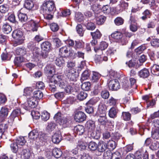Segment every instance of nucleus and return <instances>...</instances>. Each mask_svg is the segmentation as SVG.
Segmentation results:
<instances>
[{"mask_svg":"<svg viewBox=\"0 0 159 159\" xmlns=\"http://www.w3.org/2000/svg\"><path fill=\"white\" fill-rule=\"evenodd\" d=\"M133 123L132 121L129 122H128L126 123V127L125 128L128 129L130 128V132L131 134L132 135H134L136 133L135 129L134 128H130V127L133 125Z\"/></svg>","mask_w":159,"mask_h":159,"instance_id":"obj_44","label":"nucleus"},{"mask_svg":"<svg viewBox=\"0 0 159 159\" xmlns=\"http://www.w3.org/2000/svg\"><path fill=\"white\" fill-rule=\"evenodd\" d=\"M93 102V101L90 100L86 103V107H85V110L86 112L88 114H92L94 111Z\"/></svg>","mask_w":159,"mask_h":159,"instance_id":"obj_14","label":"nucleus"},{"mask_svg":"<svg viewBox=\"0 0 159 159\" xmlns=\"http://www.w3.org/2000/svg\"><path fill=\"white\" fill-rule=\"evenodd\" d=\"M42 50L49 51L51 47V44L48 41L43 43L41 44Z\"/></svg>","mask_w":159,"mask_h":159,"instance_id":"obj_29","label":"nucleus"},{"mask_svg":"<svg viewBox=\"0 0 159 159\" xmlns=\"http://www.w3.org/2000/svg\"><path fill=\"white\" fill-rule=\"evenodd\" d=\"M34 3L33 1L25 0L24 4V7L28 10H31L34 7Z\"/></svg>","mask_w":159,"mask_h":159,"instance_id":"obj_41","label":"nucleus"},{"mask_svg":"<svg viewBox=\"0 0 159 159\" xmlns=\"http://www.w3.org/2000/svg\"><path fill=\"white\" fill-rule=\"evenodd\" d=\"M96 21L97 24L98 25H101L103 24L106 19V17L100 16L96 17Z\"/></svg>","mask_w":159,"mask_h":159,"instance_id":"obj_45","label":"nucleus"},{"mask_svg":"<svg viewBox=\"0 0 159 159\" xmlns=\"http://www.w3.org/2000/svg\"><path fill=\"white\" fill-rule=\"evenodd\" d=\"M121 118L125 120H129L130 119L131 114L129 112H123Z\"/></svg>","mask_w":159,"mask_h":159,"instance_id":"obj_53","label":"nucleus"},{"mask_svg":"<svg viewBox=\"0 0 159 159\" xmlns=\"http://www.w3.org/2000/svg\"><path fill=\"white\" fill-rule=\"evenodd\" d=\"M55 66L52 64H47L44 69V72L45 75L48 76H51L52 77L55 71Z\"/></svg>","mask_w":159,"mask_h":159,"instance_id":"obj_9","label":"nucleus"},{"mask_svg":"<svg viewBox=\"0 0 159 159\" xmlns=\"http://www.w3.org/2000/svg\"><path fill=\"white\" fill-rule=\"evenodd\" d=\"M34 89V88L32 87H27L25 88L24 91V94L27 96L30 95Z\"/></svg>","mask_w":159,"mask_h":159,"instance_id":"obj_62","label":"nucleus"},{"mask_svg":"<svg viewBox=\"0 0 159 159\" xmlns=\"http://www.w3.org/2000/svg\"><path fill=\"white\" fill-rule=\"evenodd\" d=\"M84 19V16L82 13L80 12H77L75 14V20L76 22H81Z\"/></svg>","mask_w":159,"mask_h":159,"instance_id":"obj_40","label":"nucleus"},{"mask_svg":"<svg viewBox=\"0 0 159 159\" xmlns=\"http://www.w3.org/2000/svg\"><path fill=\"white\" fill-rule=\"evenodd\" d=\"M102 115L98 116V119L97 120H98L99 123L101 125H105L108 121L106 115Z\"/></svg>","mask_w":159,"mask_h":159,"instance_id":"obj_30","label":"nucleus"},{"mask_svg":"<svg viewBox=\"0 0 159 159\" xmlns=\"http://www.w3.org/2000/svg\"><path fill=\"white\" fill-rule=\"evenodd\" d=\"M146 155H148V154L147 153H145L144 154V152L142 151V150L140 149L136 151L134 155V158L135 159H141L143 157V158L144 156Z\"/></svg>","mask_w":159,"mask_h":159,"instance_id":"obj_26","label":"nucleus"},{"mask_svg":"<svg viewBox=\"0 0 159 159\" xmlns=\"http://www.w3.org/2000/svg\"><path fill=\"white\" fill-rule=\"evenodd\" d=\"M143 16L141 17V18L143 20H146L148 18H150L151 16V14L150 11L148 9L146 10L143 13Z\"/></svg>","mask_w":159,"mask_h":159,"instance_id":"obj_48","label":"nucleus"},{"mask_svg":"<svg viewBox=\"0 0 159 159\" xmlns=\"http://www.w3.org/2000/svg\"><path fill=\"white\" fill-rule=\"evenodd\" d=\"M9 110L8 108L4 107H2L0 111V114L7 117L8 114Z\"/></svg>","mask_w":159,"mask_h":159,"instance_id":"obj_63","label":"nucleus"},{"mask_svg":"<svg viewBox=\"0 0 159 159\" xmlns=\"http://www.w3.org/2000/svg\"><path fill=\"white\" fill-rule=\"evenodd\" d=\"M52 141L54 144H57L61 141L62 136L60 132L56 133L52 136Z\"/></svg>","mask_w":159,"mask_h":159,"instance_id":"obj_12","label":"nucleus"},{"mask_svg":"<svg viewBox=\"0 0 159 159\" xmlns=\"http://www.w3.org/2000/svg\"><path fill=\"white\" fill-rule=\"evenodd\" d=\"M29 137L33 140L38 139L43 141H44L46 139L45 134L42 131H39L37 129L31 131L29 134Z\"/></svg>","mask_w":159,"mask_h":159,"instance_id":"obj_3","label":"nucleus"},{"mask_svg":"<svg viewBox=\"0 0 159 159\" xmlns=\"http://www.w3.org/2000/svg\"><path fill=\"white\" fill-rule=\"evenodd\" d=\"M111 36L114 39H119L122 38L123 35L120 32L116 31L112 34Z\"/></svg>","mask_w":159,"mask_h":159,"instance_id":"obj_49","label":"nucleus"},{"mask_svg":"<svg viewBox=\"0 0 159 159\" xmlns=\"http://www.w3.org/2000/svg\"><path fill=\"white\" fill-rule=\"evenodd\" d=\"M108 46V43L105 41H102L100 43L98 47H94V50L97 53H98L100 52L102 53V51L106 49Z\"/></svg>","mask_w":159,"mask_h":159,"instance_id":"obj_10","label":"nucleus"},{"mask_svg":"<svg viewBox=\"0 0 159 159\" xmlns=\"http://www.w3.org/2000/svg\"><path fill=\"white\" fill-rule=\"evenodd\" d=\"M50 116V114L49 113L46 111H44L42 113L41 117L43 120L46 121L49 119Z\"/></svg>","mask_w":159,"mask_h":159,"instance_id":"obj_52","label":"nucleus"},{"mask_svg":"<svg viewBox=\"0 0 159 159\" xmlns=\"http://www.w3.org/2000/svg\"><path fill=\"white\" fill-rule=\"evenodd\" d=\"M50 154H52L55 158H58L62 155V153L60 148H55L52 150V152H49Z\"/></svg>","mask_w":159,"mask_h":159,"instance_id":"obj_20","label":"nucleus"},{"mask_svg":"<svg viewBox=\"0 0 159 159\" xmlns=\"http://www.w3.org/2000/svg\"><path fill=\"white\" fill-rule=\"evenodd\" d=\"M122 85L123 88L125 90H128L130 89V85L129 81L126 78H124L122 81Z\"/></svg>","mask_w":159,"mask_h":159,"instance_id":"obj_33","label":"nucleus"},{"mask_svg":"<svg viewBox=\"0 0 159 159\" xmlns=\"http://www.w3.org/2000/svg\"><path fill=\"white\" fill-rule=\"evenodd\" d=\"M118 110L115 107H111L109 110L108 115L111 118H114L116 117Z\"/></svg>","mask_w":159,"mask_h":159,"instance_id":"obj_31","label":"nucleus"},{"mask_svg":"<svg viewBox=\"0 0 159 159\" xmlns=\"http://www.w3.org/2000/svg\"><path fill=\"white\" fill-rule=\"evenodd\" d=\"M89 151L92 152L97 150L98 144L95 142L91 141L87 145Z\"/></svg>","mask_w":159,"mask_h":159,"instance_id":"obj_27","label":"nucleus"},{"mask_svg":"<svg viewBox=\"0 0 159 159\" xmlns=\"http://www.w3.org/2000/svg\"><path fill=\"white\" fill-rule=\"evenodd\" d=\"M97 53L98 54L96 55L94 58L95 62L97 64H100L103 61H106L107 60L108 57H107L105 56L104 55L102 54L101 55L99 54V53Z\"/></svg>","mask_w":159,"mask_h":159,"instance_id":"obj_15","label":"nucleus"},{"mask_svg":"<svg viewBox=\"0 0 159 159\" xmlns=\"http://www.w3.org/2000/svg\"><path fill=\"white\" fill-rule=\"evenodd\" d=\"M91 35L92 36V38L94 39H100L101 36V34L99 30H97L96 31L94 32H91Z\"/></svg>","mask_w":159,"mask_h":159,"instance_id":"obj_54","label":"nucleus"},{"mask_svg":"<svg viewBox=\"0 0 159 159\" xmlns=\"http://www.w3.org/2000/svg\"><path fill=\"white\" fill-rule=\"evenodd\" d=\"M8 128V125L6 123H0V134L1 137L4 133L7 131Z\"/></svg>","mask_w":159,"mask_h":159,"instance_id":"obj_42","label":"nucleus"},{"mask_svg":"<svg viewBox=\"0 0 159 159\" xmlns=\"http://www.w3.org/2000/svg\"><path fill=\"white\" fill-rule=\"evenodd\" d=\"M77 147L78 148L80 149L81 150H84L86 147V144L85 143L82 141H78Z\"/></svg>","mask_w":159,"mask_h":159,"instance_id":"obj_58","label":"nucleus"},{"mask_svg":"<svg viewBox=\"0 0 159 159\" xmlns=\"http://www.w3.org/2000/svg\"><path fill=\"white\" fill-rule=\"evenodd\" d=\"M90 73V71L88 69L84 71L81 74V80H84L87 79L89 77Z\"/></svg>","mask_w":159,"mask_h":159,"instance_id":"obj_37","label":"nucleus"},{"mask_svg":"<svg viewBox=\"0 0 159 159\" xmlns=\"http://www.w3.org/2000/svg\"><path fill=\"white\" fill-rule=\"evenodd\" d=\"M65 62L63 57L61 56L59 57H57L55 60V64L60 67H63L65 65Z\"/></svg>","mask_w":159,"mask_h":159,"instance_id":"obj_25","label":"nucleus"},{"mask_svg":"<svg viewBox=\"0 0 159 159\" xmlns=\"http://www.w3.org/2000/svg\"><path fill=\"white\" fill-rule=\"evenodd\" d=\"M152 39L150 42L151 46L154 48H158L159 47V39L152 37Z\"/></svg>","mask_w":159,"mask_h":159,"instance_id":"obj_39","label":"nucleus"},{"mask_svg":"<svg viewBox=\"0 0 159 159\" xmlns=\"http://www.w3.org/2000/svg\"><path fill=\"white\" fill-rule=\"evenodd\" d=\"M57 126V125L54 121L48 122L46 128V130L47 132L51 133L55 130Z\"/></svg>","mask_w":159,"mask_h":159,"instance_id":"obj_18","label":"nucleus"},{"mask_svg":"<svg viewBox=\"0 0 159 159\" xmlns=\"http://www.w3.org/2000/svg\"><path fill=\"white\" fill-rule=\"evenodd\" d=\"M23 61V58L21 57H16L14 60V62L15 65L19 66L20 63Z\"/></svg>","mask_w":159,"mask_h":159,"instance_id":"obj_59","label":"nucleus"},{"mask_svg":"<svg viewBox=\"0 0 159 159\" xmlns=\"http://www.w3.org/2000/svg\"><path fill=\"white\" fill-rule=\"evenodd\" d=\"M7 101L6 95L1 93H0V105H4Z\"/></svg>","mask_w":159,"mask_h":159,"instance_id":"obj_60","label":"nucleus"},{"mask_svg":"<svg viewBox=\"0 0 159 159\" xmlns=\"http://www.w3.org/2000/svg\"><path fill=\"white\" fill-rule=\"evenodd\" d=\"M73 83L70 84V85H69L68 84H67L66 85V87L64 88L65 92L68 94L71 93L73 92V88L71 84H73Z\"/></svg>","mask_w":159,"mask_h":159,"instance_id":"obj_61","label":"nucleus"},{"mask_svg":"<svg viewBox=\"0 0 159 159\" xmlns=\"http://www.w3.org/2000/svg\"><path fill=\"white\" fill-rule=\"evenodd\" d=\"M12 36L14 39L23 38L22 32L20 30L18 29L15 30L13 32Z\"/></svg>","mask_w":159,"mask_h":159,"instance_id":"obj_23","label":"nucleus"},{"mask_svg":"<svg viewBox=\"0 0 159 159\" xmlns=\"http://www.w3.org/2000/svg\"><path fill=\"white\" fill-rule=\"evenodd\" d=\"M91 85V83L89 82H84L81 85V88L84 91H88L90 89Z\"/></svg>","mask_w":159,"mask_h":159,"instance_id":"obj_43","label":"nucleus"},{"mask_svg":"<svg viewBox=\"0 0 159 159\" xmlns=\"http://www.w3.org/2000/svg\"><path fill=\"white\" fill-rule=\"evenodd\" d=\"M93 75L92 76V80L93 82H95L98 81L100 77V75L98 73L93 71Z\"/></svg>","mask_w":159,"mask_h":159,"instance_id":"obj_57","label":"nucleus"},{"mask_svg":"<svg viewBox=\"0 0 159 159\" xmlns=\"http://www.w3.org/2000/svg\"><path fill=\"white\" fill-rule=\"evenodd\" d=\"M43 96V94L42 92L38 90H37L35 91L33 93V98H35L38 101L39 99H41Z\"/></svg>","mask_w":159,"mask_h":159,"instance_id":"obj_35","label":"nucleus"},{"mask_svg":"<svg viewBox=\"0 0 159 159\" xmlns=\"http://www.w3.org/2000/svg\"><path fill=\"white\" fill-rule=\"evenodd\" d=\"M112 155L111 151H107L104 152L102 159H112Z\"/></svg>","mask_w":159,"mask_h":159,"instance_id":"obj_55","label":"nucleus"},{"mask_svg":"<svg viewBox=\"0 0 159 159\" xmlns=\"http://www.w3.org/2000/svg\"><path fill=\"white\" fill-rule=\"evenodd\" d=\"M17 15L19 20L22 23L27 21L28 17L26 14L21 12L20 11H19L17 13Z\"/></svg>","mask_w":159,"mask_h":159,"instance_id":"obj_22","label":"nucleus"},{"mask_svg":"<svg viewBox=\"0 0 159 159\" xmlns=\"http://www.w3.org/2000/svg\"><path fill=\"white\" fill-rule=\"evenodd\" d=\"M66 115L63 116L60 112H57L54 117V120L60 125H62L65 127H68L69 125V121Z\"/></svg>","mask_w":159,"mask_h":159,"instance_id":"obj_4","label":"nucleus"},{"mask_svg":"<svg viewBox=\"0 0 159 159\" xmlns=\"http://www.w3.org/2000/svg\"><path fill=\"white\" fill-rule=\"evenodd\" d=\"M97 150L100 154V155L103 152H105L106 150L107 149V144L106 143L103 141H101L98 142V144Z\"/></svg>","mask_w":159,"mask_h":159,"instance_id":"obj_11","label":"nucleus"},{"mask_svg":"<svg viewBox=\"0 0 159 159\" xmlns=\"http://www.w3.org/2000/svg\"><path fill=\"white\" fill-rule=\"evenodd\" d=\"M54 2L52 1H47L41 6L40 12L43 14L44 19L50 20L53 17V14L56 10Z\"/></svg>","mask_w":159,"mask_h":159,"instance_id":"obj_2","label":"nucleus"},{"mask_svg":"<svg viewBox=\"0 0 159 159\" xmlns=\"http://www.w3.org/2000/svg\"><path fill=\"white\" fill-rule=\"evenodd\" d=\"M83 25L88 30H93L96 27L95 24L89 20L84 21Z\"/></svg>","mask_w":159,"mask_h":159,"instance_id":"obj_21","label":"nucleus"},{"mask_svg":"<svg viewBox=\"0 0 159 159\" xmlns=\"http://www.w3.org/2000/svg\"><path fill=\"white\" fill-rule=\"evenodd\" d=\"M14 141L17 143L18 145L21 146L24 145L26 142L24 138L22 136H20L17 137Z\"/></svg>","mask_w":159,"mask_h":159,"instance_id":"obj_46","label":"nucleus"},{"mask_svg":"<svg viewBox=\"0 0 159 159\" xmlns=\"http://www.w3.org/2000/svg\"><path fill=\"white\" fill-rule=\"evenodd\" d=\"M147 48L145 44H143L138 47L135 49V51L137 53H140Z\"/></svg>","mask_w":159,"mask_h":159,"instance_id":"obj_64","label":"nucleus"},{"mask_svg":"<svg viewBox=\"0 0 159 159\" xmlns=\"http://www.w3.org/2000/svg\"><path fill=\"white\" fill-rule=\"evenodd\" d=\"M108 87L110 90L116 91L120 89V85L119 81L116 79H111L109 80Z\"/></svg>","mask_w":159,"mask_h":159,"instance_id":"obj_8","label":"nucleus"},{"mask_svg":"<svg viewBox=\"0 0 159 159\" xmlns=\"http://www.w3.org/2000/svg\"><path fill=\"white\" fill-rule=\"evenodd\" d=\"M27 102H25L22 105V107L26 110H30L31 108H35L38 103L37 100L33 96L27 98Z\"/></svg>","mask_w":159,"mask_h":159,"instance_id":"obj_5","label":"nucleus"},{"mask_svg":"<svg viewBox=\"0 0 159 159\" xmlns=\"http://www.w3.org/2000/svg\"><path fill=\"white\" fill-rule=\"evenodd\" d=\"M138 75L143 79L146 78L150 75V73L148 69L144 68L138 72Z\"/></svg>","mask_w":159,"mask_h":159,"instance_id":"obj_16","label":"nucleus"},{"mask_svg":"<svg viewBox=\"0 0 159 159\" xmlns=\"http://www.w3.org/2000/svg\"><path fill=\"white\" fill-rule=\"evenodd\" d=\"M152 137L154 139H159V129L156 128L152 132Z\"/></svg>","mask_w":159,"mask_h":159,"instance_id":"obj_50","label":"nucleus"},{"mask_svg":"<svg viewBox=\"0 0 159 159\" xmlns=\"http://www.w3.org/2000/svg\"><path fill=\"white\" fill-rule=\"evenodd\" d=\"M114 9L113 7H111L108 5L104 6L102 8V12L106 15L113 14L114 12Z\"/></svg>","mask_w":159,"mask_h":159,"instance_id":"obj_17","label":"nucleus"},{"mask_svg":"<svg viewBox=\"0 0 159 159\" xmlns=\"http://www.w3.org/2000/svg\"><path fill=\"white\" fill-rule=\"evenodd\" d=\"M65 75L68 78L70 81L75 82L77 80L78 73L75 69H66L64 71Z\"/></svg>","mask_w":159,"mask_h":159,"instance_id":"obj_6","label":"nucleus"},{"mask_svg":"<svg viewBox=\"0 0 159 159\" xmlns=\"http://www.w3.org/2000/svg\"><path fill=\"white\" fill-rule=\"evenodd\" d=\"M74 118L76 122H82L86 120V116L83 112L76 111L74 112Z\"/></svg>","mask_w":159,"mask_h":159,"instance_id":"obj_7","label":"nucleus"},{"mask_svg":"<svg viewBox=\"0 0 159 159\" xmlns=\"http://www.w3.org/2000/svg\"><path fill=\"white\" fill-rule=\"evenodd\" d=\"M106 106L104 103H100L98 108V112L100 115H106Z\"/></svg>","mask_w":159,"mask_h":159,"instance_id":"obj_24","label":"nucleus"},{"mask_svg":"<svg viewBox=\"0 0 159 159\" xmlns=\"http://www.w3.org/2000/svg\"><path fill=\"white\" fill-rule=\"evenodd\" d=\"M114 22L116 25L119 26L123 24L124 20L120 17H118L115 19Z\"/></svg>","mask_w":159,"mask_h":159,"instance_id":"obj_56","label":"nucleus"},{"mask_svg":"<svg viewBox=\"0 0 159 159\" xmlns=\"http://www.w3.org/2000/svg\"><path fill=\"white\" fill-rule=\"evenodd\" d=\"M87 97V93L85 92L81 91L77 95V98L78 100L81 101L85 99Z\"/></svg>","mask_w":159,"mask_h":159,"instance_id":"obj_47","label":"nucleus"},{"mask_svg":"<svg viewBox=\"0 0 159 159\" xmlns=\"http://www.w3.org/2000/svg\"><path fill=\"white\" fill-rule=\"evenodd\" d=\"M107 149L111 151L113 150L116 148V144L115 141L112 140H110L107 143Z\"/></svg>","mask_w":159,"mask_h":159,"instance_id":"obj_38","label":"nucleus"},{"mask_svg":"<svg viewBox=\"0 0 159 159\" xmlns=\"http://www.w3.org/2000/svg\"><path fill=\"white\" fill-rule=\"evenodd\" d=\"M84 129L83 126L78 125L74 127V132L79 135H81L84 133Z\"/></svg>","mask_w":159,"mask_h":159,"instance_id":"obj_19","label":"nucleus"},{"mask_svg":"<svg viewBox=\"0 0 159 159\" xmlns=\"http://www.w3.org/2000/svg\"><path fill=\"white\" fill-rule=\"evenodd\" d=\"M151 73L153 75H159V66L154 64L151 68Z\"/></svg>","mask_w":159,"mask_h":159,"instance_id":"obj_32","label":"nucleus"},{"mask_svg":"<svg viewBox=\"0 0 159 159\" xmlns=\"http://www.w3.org/2000/svg\"><path fill=\"white\" fill-rule=\"evenodd\" d=\"M85 127L87 129L93 130L95 128L94 121L90 120L88 121L85 124Z\"/></svg>","mask_w":159,"mask_h":159,"instance_id":"obj_34","label":"nucleus"},{"mask_svg":"<svg viewBox=\"0 0 159 159\" xmlns=\"http://www.w3.org/2000/svg\"><path fill=\"white\" fill-rule=\"evenodd\" d=\"M62 75H53L49 80V89L52 92L54 93L56 91V87L61 89H64L67 84L63 80Z\"/></svg>","mask_w":159,"mask_h":159,"instance_id":"obj_1","label":"nucleus"},{"mask_svg":"<svg viewBox=\"0 0 159 159\" xmlns=\"http://www.w3.org/2000/svg\"><path fill=\"white\" fill-rule=\"evenodd\" d=\"M84 46V43L82 40H77L75 41V48L76 50L83 48Z\"/></svg>","mask_w":159,"mask_h":159,"instance_id":"obj_51","label":"nucleus"},{"mask_svg":"<svg viewBox=\"0 0 159 159\" xmlns=\"http://www.w3.org/2000/svg\"><path fill=\"white\" fill-rule=\"evenodd\" d=\"M2 30L4 33L8 34L12 30L11 26L7 23H4L2 26Z\"/></svg>","mask_w":159,"mask_h":159,"instance_id":"obj_28","label":"nucleus"},{"mask_svg":"<svg viewBox=\"0 0 159 159\" xmlns=\"http://www.w3.org/2000/svg\"><path fill=\"white\" fill-rule=\"evenodd\" d=\"M39 22L34 20H31L30 22L31 30L33 31H37L39 26Z\"/></svg>","mask_w":159,"mask_h":159,"instance_id":"obj_36","label":"nucleus"},{"mask_svg":"<svg viewBox=\"0 0 159 159\" xmlns=\"http://www.w3.org/2000/svg\"><path fill=\"white\" fill-rule=\"evenodd\" d=\"M70 48L68 46H64L61 48L59 50V55L62 57H68Z\"/></svg>","mask_w":159,"mask_h":159,"instance_id":"obj_13","label":"nucleus"}]
</instances>
